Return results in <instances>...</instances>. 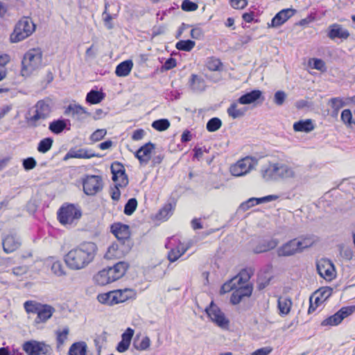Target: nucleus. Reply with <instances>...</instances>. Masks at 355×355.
<instances>
[{"instance_id": "obj_1", "label": "nucleus", "mask_w": 355, "mask_h": 355, "mask_svg": "<svg viewBox=\"0 0 355 355\" xmlns=\"http://www.w3.org/2000/svg\"><path fill=\"white\" fill-rule=\"evenodd\" d=\"M260 174L266 182L297 180L302 178L304 170L302 166L291 164L288 162H269L261 166Z\"/></svg>"}, {"instance_id": "obj_2", "label": "nucleus", "mask_w": 355, "mask_h": 355, "mask_svg": "<svg viewBox=\"0 0 355 355\" xmlns=\"http://www.w3.org/2000/svg\"><path fill=\"white\" fill-rule=\"evenodd\" d=\"M97 252L98 247L95 243L84 241L65 254L64 262L69 269L80 270L94 261Z\"/></svg>"}, {"instance_id": "obj_3", "label": "nucleus", "mask_w": 355, "mask_h": 355, "mask_svg": "<svg viewBox=\"0 0 355 355\" xmlns=\"http://www.w3.org/2000/svg\"><path fill=\"white\" fill-rule=\"evenodd\" d=\"M128 268V263L119 261L112 267L100 270L94 276V281L100 286H105L122 277Z\"/></svg>"}, {"instance_id": "obj_4", "label": "nucleus", "mask_w": 355, "mask_h": 355, "mask_svg": "<svg viewBox=\"0 0 355 355\" xmlns=\"http://www.w3.org/2000/svg\"><path fill=\"white\" fill-rule=\"evenodd\" d=\"M42 51L40 48L29 49L21 61V74L24 77L30 76L42 66Z\"/></svg>"}, {"instance_id": "obj_5", "label": "nucleus", "mask_w": 355, "mask_h": 355, "mask_svg": "<svg viewBox=\"0 0 355 355\" xmlns=\"http://www.w3.org/2000/svg\"><path fill=\"white\" fill-rule=\"evenodd\" d=\"M33 109V114L31 115L28 121L32 126L37 127L50 116L52 112V101L49 98L40 100Z\"/></svg>"}, {"instance_id": "obj_6", "label": "nucleus", "mask_w": 355, "mask_h": 355, "mask_svg": "<svg viewBox=\"0 0 355 355\" xmlns=\"http://www.w3.org/2000/svg\"><path fill=\"white\" fill-rule=\"evenodd\" d=\"M35 26L31 19L24 17L15 25L10 40L12 43L24 40L35 31Z\"/></svg>"}, {"instance_id": "obj_7", "label": "nucleus", "mask_w": 355, "mask_h": 355, "mask_svg": "<svg viewBox=\"0 0 355 355\" xmlns=\"http://www.w3.org/2000/svg\"><path fill=\"white\" fill-rule=\"evenodd\" d=\"M58 219L62 225L72 224L82 216L79 207L73 204H64L58 211Z\"/></svg>"}, {"instance_id": "obj_8", "label": "nucleus", "mask_w": 355, "mask_h": 355, "mask_svg": "<svg viewBox=\"0 0 355 355\" xmlns=\"http://www.w3.org/2000/svg\"><path fill=\"white\" fill-rule=\"evenodd\" d=\"M111 232L117 239V243L122 245L124 251H130L133 242L130 238L128 225L121 223H114L111 226Z\"/></svg>"}, {"instance_id": "obj_9", "label": "nucleus", "mask_w": 355, "mask_h": 355, "mask_svg": "<svg viewBox=\"0 0 355 355\" xmlns=\"http://www.w3.org/2000/svg\"><path fill=\"white\" fill-rule=\"evenodd\" d=\"M258 164L256 158L247 156L230 167V173L234 176H242L249 173Z\"/></svg>"}, {"instance_id": "obj_10", "label": "nucleus", "mask_w": 355, "mask_h": 355, "mask_svg": "<svg viewBox=\"0 0 355 355\" xmlns=\"http://www.w3.org/2000/svg\"><path fill=\"white\" fill-rule=\"evenodd\" d=\"M205 311L210 320L221 329H226L229 327L230 321L220 308L211 301Z\"/></svg>"}, {"instance_id": "obj_11", "label": "nucleus", "mask_w": 355, "mask_h": 355, "mask_svg": "<svg viewBox=\"0 0 355 355\" xmlns=\"http://www.w3.org/2000/svg\"><path fill=\"white\" fill-rule=\"evenodd\" d=\"M83 191L87 196H94L103 189L102 178L99 175H86L83 180Z\"/></svg>"}, {"instance_id": "obj_12", "label": "nucleus", "mask_w": 355, "mask_h": 355, "mask_svg": "<svg viewBox=\"0 0 355 355\" xmlns=\"http://www.w3.org/2000/svg\"><path fill=\"white\" fill-rule=\"evenodd\" d=\"M355 311V306L342 307L335 314L328 317L321 322L322 326H336L345 318L352 315Z\"/></svg>"}, {"instance_id": "obj_13", "label": "nucleus", "mask_w": 355, "mask_h": 355, "mask_svg": "<svg viewBox=\"0 0 355 355\" xmlns=\"http://www.w3.org/2000/svg\"><path fill=\"white\" fill-rule=\"evenodd\" d=\"M111 172L112 173V180L116 185L121 187H125L128 184V178L125 173L123 165L115 162L111 165Z\"/></svg>"}, {"instance_id": "obj_14", "label": "nucleus", "mask_w": 355, "mask_h": 355, "mask_svg": "<svg viewBox=\"0 0 355 355\" xmlns=\"http://www.w3.org/2000/svg\"><path fill=\"white\" fill-rule=\"evenodd\" d=\"M317 270L319 275L326 280H331L336 276L334 266L327 259H322L317 263Z\"/></svg>"}, {"instance_id": "obj_15", "label": "nucleus", "mask_w": 355, "mask_h": 355, "mask_svg": "<svg viewBox=\"0 0 355 355\" xmlns=\"http://www.w3.org/2000/svg\"><path fill=\"white\" fill-rule=\"evenodd\" d=\"M22 349L28 355H42L47 352L46 346L44 343L34 340L25 342L22 345Z\"/></svg>"}, {"instance_id": "obj_16", "label": "nucleus", "mask_w": 355, "mask_h": 355, "mask_svg": "<svg viewBox=\"0 0 355 355\" xmlns=\"http://www.w3.org/2000/svg\"><path fill=\"white\" fill-rule=\"evenodd\" d=\"M64 114H71L74 119L82 123L91 116V113L88 112L83 107L76 104H70L66 108Z\"/></svg>"}, {"instance_id": "obj_17", "label": "nucleus", "mask_w": 355, "mask_h": 355, "mask_svg": "<svg viewBox=\"0 0 355 355\" xmlns=\"http://www.w3.org/2000/svg\"><path fill=\"white\" fill-rule=\"evenodd\" d=\"M155 145L151 142H148L141 146L135 153V156L139 159L141 165L146 166L150 159L153 150H155Z\"/></svg>"}, {"instance_id": "obj_18", "label": "nucleus", "mask_w": 355, "mask_h": 355, "mask_svg": "<svg viewBox=\"0 0 355 355\" xmlns=\"http://www.w3.org/2000/svg\"><path fill=\"white\" fill-rule=\"evenodd\" d=\"M300 252L301 251L298 247L297 239L288 241L277 250V254L279 257H290Z\"/></svg>"}, {"instance_id": "obj_19", "label": "nucleus", "mask_w": 355, "mask_h": 355, "mask_svg": "<svg viewBox=\"0 0 355 355\" xmlns=\"http://www.w3.org/2000/svg\"><path fill=\"white\" fill-rule=\"evenodd\" d=\"M3 250L6 253H11L17 250L21 245V239L16 234H9L2 239Z\"/></svg>"}, {"instance_id": "obj_20", "label": "nucleus", "mask_w": 355, "mask_h": 355, "mask_svg": "<svg viewBox=\"0 0 355 355\" xmlns=\"http://www.w3.org/2000/svg\"><path fill=\"white\" fill-rule=\"evenodd\" d=\"M278 198L279 196L277 195H268L262 198H250L240 205L239 210L242 211H246L250 208L254 207L255 205L276 200Z\"/></svg>"}, {"instance_id": "obj_21", "label": "nucleus", "mask_w": 355, "mask_h": 355, "mask_svg": "<svg viewBox=\"0 0 355 355\" xmlns=\"http://www.w3.org/2000/svg\"><path fill=\"white\" fill-rule=\"evenodd\" d=\"M113 302L114 304L122 303L136 297V292L131 288L118 289L113 291Z\"/></svg>"}, {"instance_id": "obj_22", "label": "nucleus", "mask_w": 355, "mask_h": 355, "mask_svg": "<svg viewBox=\"0 0 355 355\" xmlns=\"http://www.w3.org/2000/svg\"><path fill=\"white\" fill-rule=\"evenodd\" d=\"M296 10L293 8L284 9L275 15L271 20L272 27H278L285 23L289 18L294 15Z\"/></svg>"}, {"instance_id": "obj_23", "label": "nucleus", "mask_w": 355, "mask_h": 355, "mask_svg": "<svg viewBox=\"0 0 355 355\" xmlns=\"http://www.w3.org/2000/svg\"><path fill=\"white\" fill-rule=\"evenodd\" d=\"M188 85L190 89L195 93L202 92L206 88L205 79L196 74L191 75L188 81Z\"/></svg>"}, {"instance_id": "obj_24", "label": "nucleus", "mask_w": 355, "mask_h": 355, "mask_svg": "<svg viewBox=\"0 0 355 355\" xmlns=\"http://www.w3.org/2000/svg\"><path fill=\"white\" fill-rule=\"evenodd\" d=\"M327 35L331 40L336 38L346 40L349 36V33L340 24H334L329 26Z\"/></svg>"}, {"instance_id": "obj_25", "label": "nucleus", "mask_w": 355, "mask_h": 355, "mask_svg": "<svg viewBox=\"0 0 355 355\" xmlns=\"http://www.w3.org/2000/svg\"><path fill=\"white\" fill-rule=\"evenodd\" d=\"M94 157H100L98 155L93 153L91 150L85 148L71 149L64 156V160L71 158L89 159Z\"/></svg>"}, {"instance_id": "obj_26", "label": "nucleus", "mask_w": 355, "mask_h": 355, "mask_svg": "<svg viewBox=\"0 0 355 355\" xmlns=\"http://www.w3.org/2000/svg\"><path fill=\"white\" fill-rule=\"evenodd\" d=\"M130 251H124L123 248H122V245L115 242L108 248L107 251L105 254V257L107 259L115 258L119 259L125 256Z\"/></svg>"}, {"instance_id": "obj_27", "label": "nucleus", "mask_w": 355, "mask_h": 355, "mask_svg": "<svg viewBox=\"0 0 355 355\" xmlns=\"http://www.w3.org/2000/svg\"><path fill=\"white\" fill-rule=\"evenodd\" d=\"M279 243L277 239H264L254 248V253H261L275 248Z\"/></svg>"}, {"instance_id": "obj_28", "label": "nucleus", "mask_w": 355, "mask_h": 355, "mask_svg": "<svg viewBox=\"0 0 355 355\" xmlns=\"http://www.w3.org/2000/svg\"><path fill=\"white\" fill-rule=\"evenodd\" d=\"M55 312V309L49 304H42L37 313L35 321L37 322H45L52 316Z\"/></svg>"}, {"instance_id": "obj_29", "label": "nucleus", "mask_w": 355, "mask_h": 355, "mask_svg": "<svg viewBox=\"0 0 355 355\" xmlns=\"http://www.w3.org/2000/svg\"><path fill=\"white\" fill-rule=\"evenodd\" d=\"M262 92L259 89H254L242 95L238 99V102L243 105L254 103L261 96Z\"/></svg>"}, {"instance_id": "obj_30", "label": "nucleus", "mask_w": 355, "mask_h": 355, "mask_svg": "<svg viewBox=\"0 0 355 355\" xmlns=\"http://www.w3.org/2000/svg\"><path fill=\"white\" fill-rule=\"evenodd\" d=\"M315 129V125L311 119L300 120L293 124V130L295 132H310Z\"/></svg>"}, {"instance_id": "obj_31", "label": "nucleus", "mask_w": 355, "mask_h": 355, "mask_svg": "<svg viewBox=\"0 0 355 355\" xmlns=\"http://www.w3.org/2000/svg\"><path fill=\"white\" fill-rule=\"evenodd\" d=\"M133 67V62L131 60H125L119 64L115 70V73L119 77L128 76Z\"/></svg>"}, {"instance_id": "obj_32", "label": "nucleus", "mask_w": 355, "mask_h": 355, "mask_svg": "<svg viewBox=\"0 0 355 355\" xmlns=\"http://www.w3.org/2000/svg\"><path fill=\"white\" fill-rule=\"evenodd\" d=\"M277 302L279 314L282 315H287L290 312L292 306L291 300L287 297H279Z\"/></svg>"}, {"instance_id": "obj_33", "label": "nucleus", "mask_w": 355, "mask_h": 355, "mask_svg": "<svg viewBox=\"0 0 355 355\" xmlns=\"http://www.w3.org/2000/svg\"><path fill=\"white\" fill-rule=\"evenodd\" d=\"M297 242L302 252L304 249L310 248L315 243L317 242V238L313 235H309L297 239Z\"/></svg>"}, {"instance_id": "obj_34", "label": "nucleus", "mask_w": 355, "mask_h": 355, "mask_svg": "<svg viewBox=\"0 0 355 355\" xmlns=\"http://www.w3.org/2000/svg\"><path fill=\"white\" fill-rule=\"evenodd\" d=\"M87 344L85 342L73 343L69 348V355H87Z\"/></svg>"}, {"instance_id": "obj_35", "label": "nucleus", "mask_w": 355, "mask_h": 355, "mask_svg": "<svg viewBox=\"0 0 355 355\" xmlns=\"http://www.w3.org/2000/svg\"><path fill=\"white\" fill-rule=\"evenodd\" d=\"M332 293V289L329 287H324L318 290L315 293V303H322L326 301Z\"/></svg>"}, {"instance_id": "obj_36", "label": "nucleus", "mask_w": 355, "mask_h": 355, "mask_svg": "<svg viewBox=\"0 0 355 355\" xmlns=\"http://www.w3.org/2000/svg\"><path fill=\"white\" fill-rule=\"evenodd\" d=\"M245 112L246 109L244 107L238 108L236 103H232L227 110L228 115L234 119L243 116Z\"/></svg>"}, {"instance_id": "obj_37", "label": "nucleus", "mask_w": 355, "mask_h": 355, "mask_svg": "<svg viewBox=\"0 0 355 355\" xmlns=\"http://www.w3.org/2000/svg\"><path fill=\"white\" fill-rule=\"evenodd\" d=\"M340 118L347 128L355 130V121L353 119L352 113L350 110H344L341 113Z\"/></svg>"}, {"instance_id": "obj_38", "label": "nucleus", "mask_w": 355, "mask_h": 355, "mask_svg": "<svg viewBox=\"0 0 355 355\" xmlns=\"http://www.w3.org/2000/svg\"><path fill=\"white\" fill-rule=\"evenodd\" d=\"M105 97V94L103 92L91 90L87 93L86 96V101L90 104L99 103Z\"/></svg>"}, {"instance_id": "obj_39", "label": "nucleus", "mask_w": 355, "mask_h": 355, "mask_svg": "<svg viewBox=\"0 0 355 355\" xmlns=\"http://www.w3.org/2000/svg\"><path fill=\"white\" fill-rule=\"evenodd\" d=\"M150 345V340L149 337L144 336L141 341H139V336H137L133 342V346L135 349L139 351H144L149 348Z\"/></svg>"}, {"instance_id": "obj_40", "label": "nucleus", "mask_w": 355, "mask_h": 355, "mask_svg": "<svg viewBox=\"0 0 355 355\" xmlns=\"http://www.w3.org/2000/svg\"><path fill=\"white\" fill-rule=\"evenodd\" d=\"M66 128V123L64 120H55L50 123L49 128V130L55 133V134H60L62 132L64 128Z\"/></svg>"}, {"instance_id": "obj_41", "label": "nucleus", "mask_w": 355, "mask_h": 355, "mask_svg": "<svg viewBox=\"0 0 355 355\" xmlns=\"http://www.w3.org/2000/svg\"><path fill=\"white\" fill-rule=\"evenodd\" d=\"M53 140L51 137H46L42 139L37 146V150L42 153H47L52 147Z\"/></svg>"}, {"instance_id": "obj_42", "label": "nucleus", "mask_w": 355, "mask_h": 355, "mask_svg": "<svg viewBox=\"0 0 355 355\" xmlns=\"http://www.w3.org/2000/svg\"><path fill=\"white\" fill-rule=\"evenodd\" d=\"M206 67L211 71H220L222 67V62L216 58L210 57L207 58Z\"/></svg>"}, {"instance_id": "obj_43", "label": "nucleus", "mask_w": 355, "mask_h": 355, "mask_svg": "<svg viewBox=\"0 0 355 355\" xmlns=\"http://www.w3.org/2000/svg\"><path fill=\"white\" fill-rule=\"evenodd\" d=\"M195 42L190 40H180L176 43L175 47L179 51H190L195 46Z\"/></svg>"}, {"instance_id": "obj_44", "label": "nucleus", "mask_w": 355, "mask_h": 355, "mask_svg": "<svg viewBox=\"0 0 355 355\" xmlns=\"http://www.w3.org/2000/svg\"><path fill=\"white\" fill-rule=\"evenodd\" d=\"M221 126V120L218 117H214L207 121L206 128L209 132H212L220 129Z\"/></svg>"}, {"instance_id": "obj_45", "label": "nucleus", "mask_w": 355, "mask_h": 355, "mask_svg": "<svg viewBox=\"0 0 355 355\" xmlns=\"http://www.w3.org/2000/svg\"><path fill=\"white\" fill-rule=\"evenodd\" d=\"M113 295V291H112L105 293L99 294L97 296V300L101 304L112 306L114 305V303L113 302L114 299H112Z\"/></svg>"}, {"instance_id": "obj_46", "label": "nucleus", "mask_w": 355, "mask_h": 355, "mask_svg": "<svg viewBox=\"0 0 355 355\" xmlns=\"http://www.w3.org/2000/svg\"><path fill=\"white\" fill-rule=\"evenodd\" d=\"M42 304L35 301H26L24 304V309L28 313H37Z\"/></svg>"}, {"instance_id": "obj_47", "label": "nucleus", "mask_w": 355, "mask_h": 355, "mask_svg": "<svg viewBox=\"0 0 355 355\" xmlns=\"http://www.w3.org/2000/svg\"><path fill=\"white\" fill-rule=\"evenodd\" d=\"M137 207V200L132 198L128 200L124 207V213L128 216L132 215Z\"/></svg>"}, {"instance_id": "obj_48", "label": "nucleus", "mask_w": 355, "mask_h": 355, "mask_svg": "<svg viewBox=\"0 0 355 355\" xmlns=\"http://www.w3.org/2000/svg\"><path fill=\"white\" fill-rule=\"evenodd\" d=\"M170 123L168 119H162L153 122L152 127L157 130L164 131L168 128Z\"/></svg>"}, {"instance_id": "obj_49", "label": "nucleus", "mask_w": 355, "mask_h": 355, "mask_svg": "<svg viewBox=\"0 0 355 355\" xmlns=\"http://www.w3.org/2000/svg\"><path fill=\"white\" fill-rule=\"evenodd\" d=\"M52 272L58 277L65 275L66 272L62 263L60 261H54L51 266Z\"/></svg>"}, {"instance_id": "obj_50", "label": "nucleus", "mask_w": 355, "mask_h": 355, "mask_svg": "<svg viewBox=\"0 0 355 355\" xmlns=\"http://www.w3.org/2000/svg\"><path fill=\"white\" fill-rule=\"evenodd\" d=\"M69 332V329L68 327H64L62 331L56 332L58 347L62 345L67 340Z\"/></svg>"}, {"instance_id": "obj_51", "label": "nucleus", "mask_w": 355, "mask_h": 355, "mask_svg": "<svg viewBox=\"0 0 355 355\" xmlns=\"http://www.w3.org/2000/svg\"><path fill=\"white\" fill-rule=\"evenodd\" d=\"M329 104L331 108L334 110L336 114H338L339 110L345 105L343 99L339 97L331 98Z\"/></svg>"}, {"instance_id": "obj_52", "label": "nucleus", "mask_w": 355, "mask_h": 355, "mask_svg": "<svg viewBox=\"0 0 355 355\" xmlns=\"http://www.w3.org/2000/svg\"><path fill=\"white\" fill-rule=\"evenodd\" d=\"M251 274L252 273L249 270L243 269L240 272L239 275L236 277H237V280H236V282L239 285L244 284L250 279Z\"/></svg>"}, {"instance_id": "obj_53", "label": "nucleus", "mask_w": 355, "mask_h": 355, "mask_svg": "<svg viewBox=\"0 0 355 355\" xmlns=\"http://www.w3.org/2000/svg\"><path fill=\"white\" fill-rule=\"evenodd\" d=\"M107 6H108V3H106L105 5V10L103 12V19L105 26L107 29L110 30V29L113 28V25H112V24L111 22L112 19V17L107 12Z\"/></svg>"}, {"instance_id": "obj_54", "label": "nucleus", "mask_w": 355, "mask_h": 355, "mask_svg": "<svg viewBox=\"0 0 355 355\" xmlns=\"http://www.w3.org/2000/svg\"><path fill=\"white\" fill-rule=\"evenodd\" d=\"M173 206L171 203L165 205L159 212V219H166L172 214Z\"/></svg>"}, {"instance_id": "obj_55", "label": "nucleus", "mask_w": 355, "mask_h": 355, "mask_svg": "<svg viewBox=\"0 0 355 355\" xmlns=\"http://www.w3.org/2000/svg\"><path fill=\"white\" fill-rule=\"evenodd\" d=\"M181 8L184 11L191 12L196 10L198 6L197 3L190 0H184L182 3Z\"/></svg>"}, {"instance_id": "obj_56", "label": "nucleus", "mask_w": 355, "mask_h": 355, "mask_svg": "<svg viewBox=\"0 0 355 355\" xmlns=\"http://www.w3.org/2000/svg\"><path fill=\"white\" fill-rule=\"evenodd\" d=\"M286 94L284 91L279 90L275 93L274 103L278 105H282L286 98Z\"/></svg>"}, {"instance_id": "obj_57", "label": "nucleus", "mask_w": 355, "mask_h": 355, "mask_svg": "<svg viewBox=\"0 0 355 355\" xmlns=\"http://www.w3.org/2000/svg\"><path fill=\"white\" fill-rule=\"evenodd\" d=\"M106 134L107 130L105 129H98L91 135L90 139L94 142L98 141L103 139Z\"/></svg>"}, {"instance_id": "obj_58", "label": "nucleus", "mask_w": 355, "mask_h": 355, "mask_svg": "<svg viewBox=\"0 0 355 355\" xmlns=\"http://www.w3.org/2000/svg\"><path fill=\"white\" fill-rule=\"evenodd\" d=\"M236 280H237V277H234L227 282L225 283L221 287V292L227 293L233 289H236V283H237Z\"/></svg>"}, {"instance_id": "obj_59", "label": "nucleus", "mask_w": 355, "mask_h": 355, "mask_svg": "<svg viewBox=\"0 0 355 355\" xmlns=\"http://www.w3.org/2000/svg\"><path fill=\"white\" fill-rule=\"evenodd\" d=\"M310 64L313 69H315L320 71H325L326 67L325 63L323 60L318 58H313L310 61Z\"/></svg>"}, {"instance_id": "obj_60", "label": "nucleus", "mask_w": 355, "mask_h": 355, "mask_svg": "<svg viewBox=\"0 0 355 355\" xmlns=\"http://www.w3.org/2000/svg\"><path fill=\"white\" fill-rule=\"evenodd\" d=\"M37 162L33 157H28L24 159L22 162L24 168L26 171H29L34 168L36 166Z\"/></svg>"}, {"instance_id": "obj_61", "label": "nucleus", "mask_w": 355, "mask_h": 355, "mask_svg": "<svg viewBox=\"0 0 355 355\" xmlns=\"http://www.w3.org/2000/svg\"><path fill=\"white\" fill-rule=\"evenodd\" d=\"M177 62L173 58H169L167 59L162 67V71H168L176 67Z\"/></svg>"}, {"instance_id": "obj_62", "label": "nucleus", "mask_w": 355, "mask_h": 355, "mask_svg": "<svg viewBox=\"0 0 355 355\" xmlns=\"http://www.w3.org/2000/svg\"><path fill=\"white\" fill-rule=\"evenodd\" d=\"M181 257L180 254V245L176 248L172 249L168 254V259L171 262L177 261Z\"/></svg>"}, {"instance_id": "obj_63", "label": "nucleus", "mask_w": 355, "mask_h": 355, "mask_svg": "<svg viewBox=\"0 0 355 355\" xmlns=\"http://www.w3.org/2000/svg\"><path fill=\"white\" fill-rule=\"evenodd\" d=\"M236 289L238 291L241 292V294L243 297L250 296L252 292V286L248 284L243 286H241L239 288H236Z\"/></svg>"}, {"instance_id": "obj_64", "label": "nucleus", "mask_w": 355, "mask_h": 355, "mask_svg": "<svg viewBox=\"0 0 355 355\" xmlns=\"http://www.w3.org/2000/svg\"><path fill=\"white\" fill-rule=\"evenodd\" d=\"M272 349L270 347L259 348L252 353V355H268Z\"/></svg>"}]
</instances>
